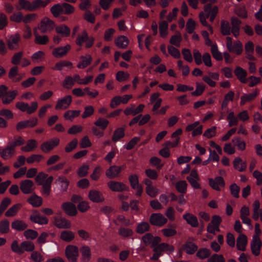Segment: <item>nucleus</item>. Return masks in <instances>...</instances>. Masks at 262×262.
<instances>
[{"mask_svg":"<svg viewBox=\"0 0 262 262\" xmlns=\"http://www.w3.org/2000/svg\"><path fill=\"white\" fill-rule=\"evenodd\" d=\"M59 139L55 138L42 143L40 145L41 150L45 153L49 152L59 144Z\"/></svg>","mask_w":262,"mask_h":262,"instance_id":"nucleus-9","label":"nucleus"},{"mask_svg":"<svg viewBox=\"0 0 262 262\" xmlns=\"http://www.w3.org/2000/svg\"><path fill=\"white\" fill-rule=\"evenodd\" d=\"M234 168L239 171H243L246 170L247 164L245 162H243L239 157H236L233 161Z\"/></svg>","mask_w":262,"mask_h":262,"instance_id":"nucleus-33","label":"nucleus"},{"mask_svg":"<svg viewBox=\"0 0 262 262\" xmlns=\"http://www.w3.org/2000/svg\"><path fill=\"white\" fill-rule=\"evenodd\" d=\"M44 157L41 155H35L33 154L28 157L27 159V162L29 164H32L34 162H39Z\"/></svg>","mask_w":262,"mask_h":262,"instance_id":"nucleus-60","label":"nucleus"},{"mask_svg":"<svg viewBox=\"0 0 262 262\" xmlns=\"http://www.w3.org/2000/svg\"><path fill=\"white\" fill-rule=\"evenodd\" d=\"M262 246L261 241L258 235H254L251 243V250L252 253L255 256L260 254Z\"/></svg>","mask_w":262,"mask_h":262,"instance_id":"nucleus-6","label":"nucleus"},{"mask_svg":"<svg viewBox=\"0 0 262 262\" xmlns=\"http://www.w3.org/2000/svg\"><path fill=\"white\" fill-rule=\"evenodd\" d=\"M56 31L57 33L61 34L63 37H68L70 35V29L66 25H60L56 28Z\"/></svg>","mask_w":262,"mask_h":262,"instance_id":"nucleus-43","label":"nucleus"},{"mask_svg":"<svg viewBox=\"0 0 262 262\" xmlns=\"http://www.w3.org/2000/svg\"><path fill=\"white\" fill-rule=\"evenodd\" d=\"M81 254V259L83 262H89L91 258V251L90 248L88 246H83L80 249Z\"/></svg>","mask_w":262,"mask_h":262,"instance_id":"nucleus-28","label":"nucleus"},{"mask_svg":"<svg viewBox=\"0 0 262 262\" xmlns=\"http://www.w3.org/2000/svg\"><path fill=\"white\" fill-rule=\"evenodd\" d=\"M18 92L16 90L9 91L2 98V102L5 104L10 103L17 95Z\"/></svg>","mask_w":262,"mask_h":262,"instance_id":"nucleus-32","label":"nucleus"},{"mask_svg":"<svg viewBox=\"0 0 262 262\" xmlns=\"http://www.w3.org/2000/svg\"><path fill=\"white\" fill-rule=\"evenodd\" d=\"M71 49V46L67 45L64 47L55 48L52 51L53 55L56 58H61L66 56Z\"/></svg>","mask_w":262,"mask_h":262,"instance_id":"nucleus-19","label":"nucleus"},{"mask_svg":"<svg viewBox=\"0 0 262 262\" xmlns=\"http://www.w3.org/2000/svg\"><path fill=\"white\" fill-rule=\"evenodd\" d=\"M150 229V226L147 222H142L137 226L136 231L139 234H143L145 232L148 231Z\"/></svg>","mask_w":262,"mask_h":262,"instance_id":"nucleus-51","label":"nucleus"},{"mask_svg":"<svg viewBox=\"0 0 262 262\" xmlns=\"http://www.w3.org/2000/svg\"><path fill=\"white\" fill-rule=\"evenodd\" d=\"M24 235L27 239H34L38 236V233L36 231L32 229H28L24 232Z\"/></svg>","mask_w":262,"mask_h":262,"instance_id":"nucleus-61","label":"nucleus"},{"mask_svg":"<svg viewBox=\"0 0 262 262\" xmlns=\"http://www.w3.org/2000/svg\"><path fill=\"white\" fill-rule=\"evenodd\" d=\"M28 202L33 207H38L41 205L42 200L41 197L34 194L28 199Z\"/></svg>","mask_w":262,"mask_h":262,"instance_id":"nucleus-42","label":"nucleus"},{"mask_svg":"<svg viewBox=\"0 0 262 262\" xmlns=\"http://www.w3.org/2000/svg\"><path fill=\"white\" fill-rule=\"evenodd\" d=\"M20 189L24 194H30L34 191V183L31 180L21 181L19 183Z\"/></svg>","mask_w":262,"mask_h":262,"instance_id":"nucleus-12","label":"nucleus"},{"mask_svg":"<svg viewBox=\"0 0 262 262\" xmlns=\"http://www.w3.org/2000/svg\"><path fill=\"white\" fill-rule=\"evenodd\" d=\"M232 142L235 146L237 147L238 149L242 151H243L245 149L246 143L244 141L241 140L239 137H234L232 140Z\"/></svg>","mask_w":262,"mask_h":262,"instance_id":"nucleus-53","label":"nucleus"},{"mask_svg":"<svg viewBox=\"0 0 262 262\" xmlns=\"http://www.w3.org/2000/svg\"><path fill=\"white\" fill-rule=\"evenodd\" d=\"M21 205L20 204L14 205L6 212V216L12 217L15 216L17 211L21 208Z\"/></svg>","mask_w":262,"mask_h":262,"instance_id":"nucleus-45","label":"nucleus"},{"mask_svg":"<svg viewBox=\"0 0 262 262\" xmlns=\"http://www.w3.org/2000/svg\"><path fill=\"white\" fill-rule=\"evenodd\" d=\"M88 198L94 203H100L104 200L102 193L100 191L95 189H92L89 191Z\"/></svg>","mask_w":262,"mask_h":262,"instance_id":"nucleus-14","label":"nucleus"},{"mask_svg":"<svg viewBox=\"0 0 262 262\" xmlns=\"http://www.w3.org/2000/svg\"><path fill=\"white\" fill-rule=\"evenodd\" d=\"M81 61L77 64V68L79 69H84L90 65L92 61V57L89 55L81 56L80 57Z\"/></svg>","mask_w":262,"mask_h":262,"instance_id":"nucleus-31","label":"nucleus"},{"mask_svg":"<svg viewBox=\"0 0 262 262\" xmlns=\"http://www.w3.org/2000/svg\"><path fill=\"white\" fill-rule=\"evenodd\" d=\"M89 39V36L86 30H84L81 35H78L76 40V43L77 45L81 46L84 42L87 41Z\"/></svg>","mask_w":262,"mask_h":262,"instance_id":"nucleus-55","label":"nucleus"},{"mask_svg":"<svg viewBox=\"0 0 262 262\" xmlns=\"http://www.w3.org/2000/svg\"><path fill=\"white\" fill-rule=\"evenodd\" d=\"M61 208L68 215L75 216L77 213L76 206L71 202L62 203Z\"/></svg>","mask_w":262,"mask_h":262,"instance_id":"nucleus-18","label":"nucleus"},{"mask_svg":"<svg viewBox=\"0 0 262 262\" xmlns=\"http://www.w3.org/2000/svg\"><path fill=\"white\" fill-rule=\"evenodd\" d=\"M50 2V0H35L32 2V12L35 11L40 8H45Z\"/></svg>","mask_w":262,"mask_h":262,"instance_id":"nucleus-34","label":"nucleus"},{"mask_svg":"<svg viewBox=\"0 0 262 262\" xmlns=\"http://www.w3.org/2000/svg\"><path fill=\"white\" fill-rule=\"evenodd\" d=\"M231 23L232 25L231 33L235 37H237L239 35L240 25L242 21L238 18L233 17L231 19Z\"/></svg>","mask_w":262,"mask_h":262,"instance_id":"nucleus-21","label":"nucleus"},{"mask_svg":"<svg viewBox=\"0 0 262 262\" xmlns=\"http://www.w3.org/2000/svg\"><path fill=\"white\" fill-rule=\"evenodd\" d=\"M25 140L21 136L14 138V141L8 143V145L15 152V147L25 144Z\"/></svg>","mask_w":262,"mask_h":262,"instance_id":"nucleus-38","label":"nucleus"},{"mask_svg":"<svg viewBox=\"0 0 262 262\" xmlns=\"http://www.w3.org/2000/svg\"><path fill=\"white\" fill-rule=\"evenodd\" d=\"M78 248L77 246L69 245L66 247L65 255L70 262H77L78 257Z\"/></svg>","mask_w":262,"mask_h":262,"instance_id":"nucleus-2","label":"nucleus"},{"mask_svg":"<svg viewBox=\"0 0 262 262\" xmlns=\"http://www.w3.org/2000/svg\"><path fill=\"white\" fill-rule=\"evenodd\" d=\"M169 228H164L162 230V232L166 237H170L175 235L177 234L176 230V225L175 224H168Z\"/></svg>","mask_w":262,"mask_h":262,"instance_id":"nucleus-37","label":"nucleus"},{"mask_svg":"<svg viewBox=\"0 0 262 262\" xmlns=\"http://www.w3.org/2000/svg\"><path fill=\"white\" fill-rule=\"evenodd\" d=\"M247 244V236L243 234H239L236 239V247L238 250L244 251Z\"/></svg>","mask_w":262,"mask_h":262,"instance_id":"nucleus-27","label":"nucleus"},{"mask_svg":"<svg viewBox=\"0 0 262 262\" xmlns=\"http://www.w3.org/2000/svg\"><path fill=\"white\" fill-rule=\"evenodd\" d=\"M208 262H225L223 255L213 254L208 259Z\"/></svg>","mask_w":262,"mask_h":262,"instance_id":"nucleus-64","label":"nucleus"},{"mask_svg":"<svg viewBox=\"0 0 262 262\" xmlns=\"http://www.w3.org/2000/svg\"><path fill=\"white\" fill-rule=\"evenodd\" d=\"M234 73L242 83H245L246 82V77L247 76V72L245 70L240 67H237L234 70Z\"/></svg>","mask_w":262,"mask_h":262,"instance_id":"nucleus-29","label":"nucleus"},{"mask_svg":"<svg viewBox=\"0 0 262 262\" xmlns=\"http://www.w3.org/2000/svg\"><path fill=\"white\" fill-rule=\"evenodd\" d=\"M258 94V90L257 89L250 94H245L241 97V105H244L247 102H250L254 100Z\"/></svg>","mask_w":262,"mask_h":262,"instance_id":"nucleus-20","label":"nucleus"},{"mask_svg":"<svg viewBox=\"0 0 262 262\" xmlns=\"http://www.w3.org/2000/svg\"><path fill=\"white\" fill-rule=\"evenodd\" d=\"M57 181L60 184V190L62 192L66 191L68 187L70 182L63 177H59Z\"/></svg>","mask_w":262,"mask_h":262,"instance_id":"nucleus-54","label":"nucleus"},{"mask_svg":"<svg viewBox=\"0 0 262 262\" xmlns=\"http://www.w3.org/2000/svg\"><path fill=\"white\" fill-rule=\"evenodd\" d=\"M55 27V23L49 17H45L38 24L37 30L40 31L41 33L45 34L51 32Z\"/></svg>","mask_w":262,"mask_h":262,"instance_id":"nucleus-1","label":"nucleus"},{"mask_svg":"<svg viewBox=\"0 0 262 262\" xmlns=\"http://www.w3.org/2000/svg\"><path fill=\"white\" fill-rule=\"evenodd\" d=\"M72 66L73 64L71 62L67 60H62L57 62L53 69L60 71L64 67H71L72 68Z\"/></svg>","mask_w":262,"mask_h":262,"instance_id":"nucleus-59","label":"nucleus"},{"mask_svg":"<svg viewBox=\"0 0 262 262\" xmlns=\"http://www.w3.org/2000/svg\"><path fill=\"white\" fill-rule=\"evenodd\" d=\"M108 187L112 191L115 192H122L127 191L128 187L124 183L120 182L111 181L107 184Z\"/></svg>","mask_w":262,"mask_h":262,"instance_id":"nucleus-10","label":"nucleus"},{"mask_svg":"<svg viewBox=\"0 0 262 262\" xmlns=\"http://www.w3.org/2000/svg\"><path fill=\"white\" fill-rule=\"evenodd\" d=\"M80 112V110L68 111L64 114V118L66 120L72 121L74 118L79 116Z\"/></svg>","mask_w":262,"mask_h":262,"instance_id":"nucleus-52","label":"nucleus"},{"mask_svg":"<svg viewBox=\"0 0 262 262\" xmlns=\"http://www.w3.org/2000/svg\"><path fill=\"white\" fill-rule=\"evenodd\" d=\"M187 184L185 181H180L176 185L177 190L180 193L184 194L187 191Z\"/></svg>","mask_w":262,"mask_h":262,"instance_id":"nucleus-57","label":"nucleus"},{"mask_svg":"<svg viewBox=\"0 0 262 262\" xmlns=\"http://www.w3.org/2000/svg\"><path fill=\"white\" fill-rule=\"evenodd\" d=\"M37 142L34 139L29 140L26 146L21 147V150L25 152L33 151L37 147Z\"/></svg>","mask_w":262,"mask_h":262,"instance_id":"nucleus-40","label":"nucleus"},{"mask_svg":"<svg viewBox=\"0 0 262 262\" xmlns=\"http://www.w3.org/2000/svg\"><path fill=\"white\" fill-rule=\"evenodd\" d=\"M38 122V119L36 118H33L28 120H25L20 121L17 123L16 125V129L18 132L20 130L27 127H33L35 126Z\"/></svg>","mask_w":262,"mask_h":262,"instance_id":"nucleus-11","label":"nucleus"},{"mask_svg":"<svg viewBox=\"0 0 262 262\" xmlns=\"http://www.w3.org/2000/svg\"><path fill=\"white\" fill-rule=\"evenodd\" d=\"M60 238L64 242L70 243L75 238V234L70 230H63L60 233Z\"/></svg>","mask_w":262,"mask_h":262,"instance_id":"nucleus-30","label":"nucleus"},{"mask_svg":"<svg viewBox=\"0 0 262 262\" xmlns=\"http://www.w3.org/2000/svg\"><path fill=\"white\" fill-rule=\"evenodd\" d=\"M45 58V53L43 51H38L34 53L31 56L32 61L34 62H39Z\"/></svg>","mask_w":262,"mask_h":262,"instance_id":"nucleus-62","label":"nucleus"},{"mask_svg":"<svg viewBox=\"0 0 262 262\" xmlns=\"http://www.w3.org/2000/svg\"><path fill=\"white\" fill-rule=\"evenodd\" d=\"M15 153V152L8 145L5 148L0 149V156L4 160L11 159Z\"/></svg>","mask_w":262,"mask_h":262,"instance_id":"nucleus-25","label":"nucleus"},{"mask_svg":"<svg viewBox=\"0 0 262 262\" xmlns=\"http://www.w3.org/2000/svg\"><path fill=\"white\" fill-rule=\"evenodd\" d=\"M115 44L119 48L125 49H126L129 44V40L127 37L124 35L118 36L114 41Z\"/></svg>","mask_w":262,"mask_h":262,"instance_id":"nucleus-26","label":"nucleus"},{"mask_svg":"<svg viewBox=\"0 0 262 262\" xmlns=\"http://www.w3.org/2000/svg\"><path fill=\"white\" fill-rule=\"evenodd\" d=\"M149 222L152 225L161 227L167 222V219L161 213H152L150 216Z\"/></svg>","mask_w":262,"mask_h":262,"instance_id":"nucleus-5","label":"nucleus"},{"mask_svg":"<svg viewBox=\"0 0 262 262\" xmlns=\"http://www.w3.org/2000/svg\"><path fill=\"white\" fill-rule=\"evenodd\" d=\"M231 27L229 23L225 20L221 21V31L223 35H228L230 34Z\"/></svg>","mask_w":262,"mask_h":262,"instance_id":"nucleus-47","label":"nucleus"},{"mask_svg":"<svg viewBox=\"0 0 262 262\" xmlns=\"http://www.w3.org/2000/svg\"><path fill=\"white\" fill-rule=\"evenodd\" d=\"M28 226V224L21 220H14L11 223L12 228L17 231H24L27 228Z\"/></svg>","mask_w":262,"mask_h":262,"instance_id":"nucleus-22","label":"nucleus"},{"mask_svg":"<svg viewBox=\"0 0 262 262\" xmlns=\"http://www.w3.org/2000/svg\"><path fill=\"white\" fill-rule=\"evenodd\" d=\"M16 107L21 112L27 111V114H31L35 112L38 107V103L34 101L31 103V106H29V104L24 102H18L16 103Z\"/></svg>","mask_w":262,"mask_h":262,"instance_id":"nucleus-4","label":"nucleus"},{"mask_svg":"<svg viewBox=\"0 0 262 262\" xmlns=\"http://www.w3.org/2000/svg\"><path fill=\"white\" fill-rule=\"evenodd\" d=\"M226 47L228 51L230 52H235L237 55H240L243 51V45L239 40H237L234 42V46H232V38L230 37H227Z\"/></svg>","mask_w":262,"mask_h":262,"instance_id":"nucleus-3","label":"nucleus"},{"mask_svg":"<svg viewBox=\"0 0 262 262\" xmlns=\"http://www.w3.org/2000/svg\"><path fill=\"white\" fill-rule=\"evenodd\" d=\"M168 26V23L165 20L160 23L159 31L161 37L165 38L167 36Z\"/></svg>","mask_w":262,"mask_h":262,"instance_id":"nucleus-50","label":"nucleus"},{"mask_svg":"<svg viewBox=\"0 0 262 262\" xmlns=\"http://www.w3.org/2000/svg\"><path fill=\"white\" fill-rule=\"evenodd\" d=\"M9 222L8 220L4 219L0 222V233L7 234L9 232Z\"/></svg>","mask_w":262,"mask_h":262,"instance_id":"nucleus-49","label":"nucleus"},{"mask_svg":"<svg viewBox=\"0 0 262 262\" xmlns=\"http://www.w3.org/2000/svg\"><path fill=\"white\" fill-rule=\"evenodd\" d=\"M30 220L32 222L40 225L47 224L48 223V219L46 217L40 216L38 213L36 214L31 215Z\"/></svg>","mask_w":262,"mask_h":262,"instance_id":"nucleus-36","label":"nucleus"},{"mask_svg":"<svg viewBox=\"0 0 262 262\" xmlns=\"http://www.w3.org/2000/svg\"><path fill=\"white\" fill-rule=\"evenodd\" d=\"M211 254L210 250L207 248H201L196 253V256L201 259L208 258Z\"/></svg>","mask_w":262,"mask_h":262,"instance_id":"nucleus-48","label":"nucleus"},{"mask_svg":"<svg viewBox=\"0 0 262 262\" xmlns=\"http://www.w3.org/2000/svg\"><path fill=\"white\" fill-rule=\"evenodd\" d=\"M54 225L59 229H69L71 228V222L64 217H60L54 218Z\"/></svg>","mask_w":262,"mask_h":262,"instance_id":"nucleus-17","label":"nucleus"},{"mask_svg":"<svg viewBox=\"0 0 262 262\" xmlns=\"http://www.w3.org/2000/svg\"><path fill=\"white\" fill-rule=\"evenodd\" d=\"M33 32L35 36L34 42L36 44L44 45L48 43L49 39L47 35H40L37 32V28H34Z\"/></svg>","mask_w":262,"mask_h":262,"instance_id":"nucleus-23","label":"nucleus"},{"mask_svg":"<svg viewBox=\"0 0 262 262\" xmlns=\"http://www.w3.org/2000/svg\"><path fill=\"white\" fill-rule=\"evenodd\" d=\"M209 184L210 186L216 191H220V186L224 187L225 185V181L223 177L221 176L216 177L214 179L209 178Z\"/></svg>","mask_w":262,"mask_h":262,"instance_id":"nucleus-13","label":"nucleus"},{"mask_svg":"<svg viewBox=\"0 0 262 262\" xmlns=\"http://www.w3.org/2000/svg\"><path fill=\"white\" fill-rule=\"evenodd\" d=\"M72 101V96L71 95H67L58 100L55 108V110L67 109L71 104Z\"/></svg>","mask_w":262,"mask_h":262,"instance_id":"nucleus-15","label":"nucleus"},{"mask_svg":"<svg viewBox=\"0 0 262 262\" xmlns=\"http://www.w3.org/2000/svg\"><path fill=\"white\" fill-rule=\"evenodd\" d=\"M20 40V36L18 33L11 35L6 40L8 48L11 50H16L19 48V42Z\"/></svg>","mask_w":262,"mask_h":262,"instance_id":"nucleus-7","label":"nucleus"},{"mask_svg":"<svg viewBox=\"0 0 262 262\" xmlns=\"http://www.w3.org/2000/svg\"><path fill=\"white\" fill-rule=\"evenodd\" d=\"M50 11L54 17H58L60 14L63 12L62 4H57L54 5L51 8Z\"/></svg>","mask_w":262,"mask_h":262,"instance_id":"nucleus-44","label":"nucleus"},{"mask_svg":"<svg viewBox=\"0 0 262 262\" xmlns=\"http://www.w3.org/2000/svg\"><path fill=\"white\" fill-rule=\"evenodd\" d=\"M53 177L50 176L42 185V193L46 196L50 195L51 191V185L53 181Z\"/></svg>","mask_w":262,"mask_h":262,"instance_id":"nucleus-39","label":"nucleus"},{"mask_svg":"<svg viewBox=\"0 0 262 262\" xmlns=\"http://www.w3.org/2000/svg\"><path fill=\"white\" fill-rule=\"evenodd\" d=\"M122 170V166L116 165L111 166L106 170L105 175L107 178L110 179H114L118 177Z\"/></svg>","mask_w":262,"mask_h":262,"instance_id":"nucleus-16","label":"nucleus"},{"mask_svg":"<svg viewBox=\"0 0 262 262\" xmlns=\"http://www.w3.org/2000/svg\"><path fill=\"white\" fill-rule=\"evenodd\" d=\"M124 130L125 129L123 127H119L116 129L113 133L112 141L114 142H116L123 138L125 136Z\"/></svg>","mask_w":262,"mask_h":262,"instance_id":"nucleus-41","label":"nucleus"},{"mask_svg":"<svg viewBox=\"0 0 262 262\" xmlns=\"http://www.w3.org/2000/svg\"><path fill=\"white\" fill-rule=\"evenodd\" d=\"M18 6H15L17 10L23 9L32 12V4L30 1L27 0H18Z\"/></svg>","mask_w":262,"mask_h":262,"instance_id":"nucleus-35","label":"nucleus"},{"mask_svg":"<svg viewBox=\"0 0 262 262\" xmlns=\"http://www.w3.org/2000/svg\"><path fill=\"white\" fill-rule=\"evenodd\" d=\"M109 122L107 120L100 118L97 119L95 122L94 124L100 127L102 130H104L107 126Z\"/></svg>","mask_w":262,"mask_h":262,"instance_id":"nucleus-63","label":"nucleus"},{"mask_svg":"<svg viewBox=\"0 0 262 262\" xmlns=\"http://www.w3.org/2000/svg\"><path fill=\"white\" fill-rule=\"evenodd\" d=\"M211 52L213 57L217 61H221L223 60L222 53L218 50L216 45H213L211 48Z\"/></svg>","mask_w":262,"mask_h":262,"instance_id":"nucleus-58","label":"nucleus"},{"mask_svg":"<svg viewBox=\"0 0 262 262\" xmlns=\"http://www.w3.org/2000/svg\"><path fill=\"white\" fill-rule=\"evenodd\" d=\"M183 218L191 227L195 228L199 226L198 218L193 214L187 213L183 215Z\"/></svg>","mask_w":262,"mask_h":262,"instance_id":"nucleus-24","label":"nucleus"},{"mask_svg":"<svg viewBox=\"0 0 262 262\" xmlns=\"http://www.w3.org/2000/svg\"><path fill=\"white\" fill-rule=\"evenodd\" d=\"M182 38L181 33L178 32L176 35H172L170 39L169 42L177 47L180 46V43L182 41Z\"/></svg>","mask_w":262,"mask_h":262,"instance_id":"nucleus-56","label":"nucleus"},{"mask_svg":"<svg viewBox=\"0 0 262 262\" xmlns=\"http://www.w3.org/2000/svg\"><path fill=\"white\" fill-rule=\"evenodd\" d=\"M21 248L22 249L23 253L25 251L32 252L35 249V245L31 241H24L21 243Z\"/></svg>","mask_w":262,"mask_h":262,"instance_id":"nucleus-46","label":"nucleus"},{"mask_svg":"<svg viewBox=\"0 0 262 262\" xmlns=\"http://www.w3.org/2000/svg\"><path fill=\"white\" fill-rule=\"evenodd\" d=\"M194 238L192 237H189L186 243L182 246L183 249L188 254H193L198 250V246L193 243V241H194Z\"/></svg>","mask_w":262,"mask_h":262,"instance_id":"nucleus-8","label":"nucleus"}]
</instances>
